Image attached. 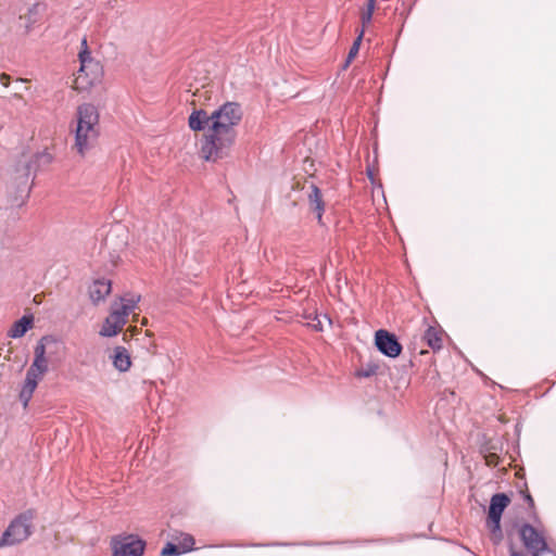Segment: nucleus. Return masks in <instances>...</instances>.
Masks as SVG:
<instances>
[{
	"label": "nucleus",
	"instance_id": "f257e3e1",
	"mask_svg": "<svg viewBox=\"0 0 556 556\" xmlns=\"http://www.w3.org/2000/svg\"><path fill=\"white\" fill-rule=\"evenodd\" d=\"M242 116L238 102H226L211 114L204 110H194L190 114L189 127L194 131L204 130L200 149L202 159L215 163L230 155Z\"/></svg>",
	"mask_w": 556,
	"mask_h": 556
},
{
	"label": "nucleus",
	"instance_id": "f03ea898",
	"mask_svg": "<svg viewBox=\"0 0 556 556\" xmlns=\"http://www.w3.org/2000/svg\"><path fill=\"white\" fill-rule=\"evenodd\" d=\"M100 115L98 109L91 103H84L77 108L75 142L73 148L80 156H85L97 143L100 135Z\"/></svg>",
	"mask_w": 556,
	"mask_h": 556
},
{
	"label": "nucleus",
	"instance_id": "7ed1b4c3",
	"mask_svg": "<svg viewBox=\"0 0 556 556\" xmlns=\"http://www.w3.org/2000/svg\"><path fill=\"white\" fill-rule=\"evenodd\" d=\"M140 300L139 295L122 296L111 304L109 316L105 318L99 334L111 338L118 334L126 325L129 315L135 311Z\"/></svg>",
	"mask_w": 556,
	"mask_h": 556
},
{
	"label": "nucleus",
	"instance_id": "20e7f679",
	"mask_svg": "<svg viewBox=\"0 0 556 556\" xmlns=\"http://www.w3.org/2000/svg\"><path fill=\"white\" fill-rule=\"evenodd\" d=\"M78 58L80 67L74 81V88L84 90L101 80L103 67L91 56L86 38L81 40V50L78 53Z\"/></svg>",
	"mask_w": 556,
	"mask_h": 556
},
{
	"label": "nucleus",
	"instance_id": "39448f33",
	"mask_svg": "<svg viewBox=\"0 0 556 556\" xmlns=\"http://www.w3.org/2000/svg\"><path fill=\"white\" fill-rule=\"evenodd\" d=\"M35 517L36 511L28 509L14 518L1 536L0 547L15 545L27 540L31 534Z\"/></svg>",
	"mask_w": 556,
	"mask_h": 556
},
{
	"label": "nucleus",
	"instance_id": "423d86ee",
	"mask_svg": "<svg viewBox=\"0 0 556 556\" xmlns=\"http://www.w3.org/2000/svg\"><path fill=\"white\" fill-rule=\"evenodd\" d=\"M510 498L505 493H496L491 497L486 525L495 543L502 540L501 518Z\"/></svg>",
	"mask_w": 556,
	"mask_h": 556
},
{
	"label": "nucleus",
	"instance_id": "0eeeda50",
	"mask_svg": "<svg viewBox=\"0 0 556 556\" xmlns=\"http://www.w3.org/2000/svg\"><path fill=\"white\" fill-rule=\"evenodd\" d=\"M520 539L532 556H541L548 549L544 536L531 525L523 523L519 529Z\"/></svg>",
	"mask_w": 556,
	"mask_h": 556
},
{
	"label": "nucleus",
	"instance_id": "6e6552de",
	"mask_svg": "<svg viewBox=\"0 0 556 556\" xmlns=\"http://www.w3.org/2000/svg\"><path fill=\"white\" fill-rule=\"evenodd\" d=\"M144 546V541L134 535L112 540L113 556H142Z\"/></svg>",
	"mask_w": 556,
	"mask_h": 556
},
{
	"label": "nucleus",
	"instance_id": "1a4fd4ad",
	"mask_svg": "<svg viewBox=\"0 0 556 556\" xmlns=\"http://www.w3.org/2000/svg\"><path fill=\"white\" fill-rule=\"evenodd\" d=\"M375 343L377 349L389 357H396L401 354L402 345L397 341L396 337L383 329L376 332Z\"/></svg>",
	"mask_w": 556,
	"mask_h": 556
},
{
	"label": "nucleus",
	"instance_id": "9d476101",
	"mask_svg": "<svg viewBox=\"0 0 556 556\" xmlns=\"http://www.w3.org/2000/svg\"><path fill=\"white\" fill-rule=\"evenodd\" d=\"M45 372H38V370L29 367L26 372V378L23 388L20 392V400L24 407H27L34 391L36 390L38 382L42 380Z\"/></svg>",
	"mask_w": 556,
	"mask_h": 556
},
{
	"label": "nucleus",
	"instance_id": "9b49d317",
	"mask_svg": "<svg viewBox=\"0 0 556 556\" xmlns=\"http://www.w3.org/2000/svg\"><path fill=\"white\" fill-rule=\"evenodd\" d=\"M51 343H54V340L51 337H42L35 346L34 361L30 367L38 370V372L46 374L49 370V362L46 356V348Z\"/></svg>",
	"mask_w": 556,
	"mask_h": 556
},
{
	"label": "nucleus",
	"instance_id": "f8f14e48",
	"mask_svg": "<svg viewBox=\"0 0 556 556\" xmlns=\"http://www.w3.org/2000/svg\"><path fill=\"white\" fill-rule=\"evenodd\" d=\"M38 155H22L14 168V179L20 185H26Z\"/></svg>",
	"mask_w": 556,
	"mask_h": 556
},
{
	"label": "nucleus",
	"instance_id": "ddd939ff",
	"mask_svg": "<svg viewBox=\"0 0 556 556\" xmlns=\"http://www.w3.org/2000/svg\"><path fill=\"white\" fill-rule=\"evenodd\" d=\"M112 283L108 279H98L89 287V296L94 305L104 301L105 298L111 293Z\"/></svg>",
	"mask_w": 556,
	"mask_h": 556
},
{
	"label": "nucleus",
	"instance_id": "4468645a",
	"mask_svg": "<svg viewBox=\"0 0 556 556\" xmlns=\"http://www.w3.org/2000/svg\"><path fill=\"white\" fill-rule=\"evenodd\" d=\"M308 203L312 210L316 213L317 219L320 223L325 211V203L323 201L321 191L314 184L309 186Z\"/></svg>",
	"mask_w": 556,
	"mask_h": 556
},
{
	"label": "nucleus",
	"instance_id": "2eb2a0df",
	"mask_svg": "<svg viewBox=\"0 0 556 556\" xmlns=\"http://www.w3.org/2000/svg\"><path fill=\"white\" fill-rule=\"evenodd\" d=\"M111 358L113 366L122 372L127 371L131 366L130 355L124 346H116Z\"/></svg>",
	"mask_w": 556,
	"mask_h": 556
},
{
	"label": "nucleus",
	"instance_id": "dca6fc26",
	"mask_svg": "<svg viewBox=\"0 0 556 556\" xmlns=\"http://www.w3.org/2000/svg\"><path fill=\"white\" fill-rule=\"evenodd\" d=\"M422 341H425L433 351L440 350L443 343L442 329L429 326L422 336Z\"/></svg>",
	"mask_w": 556,
	"mask_h": 556
},
{
	"label": "nucleus",
	"instance_id": "f3484780",
	"mask_svg": "<svg viewBox=\"0 0 556 556\" xmlns=\"http://www.w3.org/2000/svg\"><path fill=\"white\" fill-rule=\"evenodd\" d=\"M34 323V317L31 315H24L21 319L16 320L11 329L9 330V336L11 338H21L23 337L28 329L31 328Z\"/></svg>",
	"mask_w": 556,
	"mask_h": 556
},
{
	"label": "nucleus",
	"instance_id": "a211bd4d",
	"mask_svg": "<svg viewBox=\"0 0 556 556\" xmlns=\"http://www.w3.org/2000/svg\"><path fill=\"white\" fill-rule=\"evenodd\" d=\"M173 539L178 542V545L184 553L191 551L195 543L194 538L191 534L182 532L177 535H173Z\"/></svg>",
	"mask_w": 556,
	"mask_h": 556
},
{
	"label": "nucleus",
	"instance_id": "6ab92c4d",
	"mask_svg": "<svg viewBox=\"0 0 556 556\" xmlns=\"http://www.w3.org/2000/svg\"><path fill=\"white\" fill-rule=\"evenodd\" d=\"M363 35H364V29L361 30V33L358 34L357 38L354 40L352 47L350 48L348 58H346L345 63L343 65L344 70L348 68V66L350 65L352 60L357 55L358 50H359V46H361V42H362V39H363Z\"/></svg>",
	"mask_w": 556,
	"mask_h": 556
},
{
	"label": "nucleus",
	"instance_id": "aec40b11",
	"mask_svg": "<svg viewBox=\"0 0 556 556\" xmlns=\"http://www.w3.org/2000/svg\"><path fill=\"white\" fill-rule=\"evenodd\" d=\"M376 7V0H367L366 8L361 13L363 27L371 22L372 14Z\"/></svg>",
	"mask_w": 556,
	"mask_h": 556
},
{
	"label": "nucleus",
	"instance_id": "412c9836",
	"mask_svg": "<svg viewBox=\"0 0 556 556\" xmlns=\"http://www.w3.org/2000/svg\"><path fill=\"white\" fill-rule=\"evenodd\" d=\"M184 552L181 551V548L179 547L178 544H174V543H167L162 552H161V555L162 556H176V555H180L182 554Z\"/></svg>",
	"mask_w": 556,
	"mask_h": 556
},
{
	"label": "nucleus",
	"instance_id": "4be33fe9",
	"mask_svg": "<svg viewBox=\"0 0 556 556\" xmlns=\"http://www.w3.org/2000/svg\"><path fill=\"white\" fill-rule=\"evenodd\" d=\"M308 325L316 331H323L324 330V324L323 320L319 318V316H315L312 320V323H308Z\"/></svg>",
	"mask_w": 556,
	"mask_h": 556
},
{
	"label": "nucleus",
	"instance_id": "5701e85b",
	"mask_svg": "<svg viewBox=\"0 0 556 556\" xmlns=\"http://www.w3.org/2000/svg\"><path fill=\"white\" fill-rule=\"evenodd\" d=\"M0 83L4 86V87H8L9 84H10V76L7 75V74H0Z\"/></svg>",
	"mask_w": 556,
	"mask_h": 556
},
{
	"label": "nucleus",
	"instance_id": "b1692460",
	"mask_svg": "<svg viewBox=\"0 0 556 556\" xmlns=\"http://www.w3.org/2000/svg\"><path fill=\"white\" fill-rule=\"evenodd\" d=\"M485 459L488 465H495L497 456L495 454H490Z\"/></svg>",
	"mask_w": 556,
	"mask_h": 556
},
{
	"label": "nucleus",
	"instance_id": "393cba45",
	"mask_svg": "<svg viewBox=\"0 0 556 556\" xmlns=\"http://www.w3.org/2000/svg\"><path fill=\"white\" fill-rule=\"evenodd\" d=\"M525 498L527 500L530 506H533V498L531 497L530 494H526Z\"/></svg>",
	"mask_w": 556,
	"mask_h": 556
},
{
	"label": "nucleus",
	"instance_id": "a878e982",
	"mask_svg": "<svg viewBox=\"0 0 556 556\" xmlns=\"http://www.w3.org/2000/svg\"><path fill=\"white\" fill-rule=\"evenodd\" d=\"M371 375V371L369 370H366L365 372H359V376H363V377H369Z\"/></svg>",
	"mask_w": 556,
	"mask_h": 556
},
{
	"label": "nucleus",
	"instance_id": "bb28decb",
	"mask_svg": "<svg viewBox=\"0 0 556 556\" xmlns=\"http://www.w3.org/2000/svg\"><path fill=\"white\" fill-rule=\"evenodd\" d=\"M324 319L330 325L331 324V320L325 315L324 316Z\"/></svg>",
	"mask_w": 556,
	"mask_h": 556
},
{
	"label": "nucleus",
	"instance_id": "cd10ccee",
	"mask_svg": "<svg viewBox=\"0 0 556 556\" xmlns=\"http://www.w3.org/2000/svg\"><path fill=\"white\" fill-rule=\"evenodd\" d=\"M14 98H16V99H21V98H22V96H21L20 93H14Z\"/></svg>",
	"mask_w": 556,
	"mask_h": 556
}]
</instances>
